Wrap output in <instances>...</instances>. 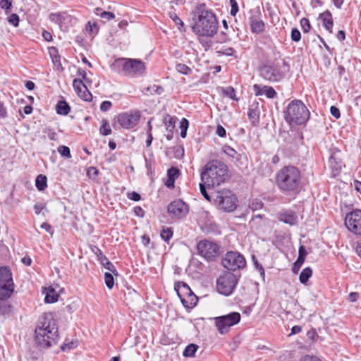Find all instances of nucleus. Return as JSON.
<instances>
[{
  "label": "nucleus",
  "instance_id": "51",
  "mask_svg": "<svg viewBox=\"0 0 361 361\" xmlns=\"http://www.w3.org/2000/svg\"><path fill=\"white\" fill-rule=\"evenodd\" d=\"M305 260L303 259H297V260L295 262V263L293 264V268H292V271L294 274H298L300 267H302V265L303 264Z\"/></svg>",
  "mask_w": 361,
  "mask_h": 361
},
{
  "label": "nucleus",
  "instance_id": "8",
  "mask_svg": "<svg viewBox=\"0 0 361 361\" xmlns=\"http://www.w3.org/2000/svg\"><path fill=\"white\" fill-rule=\"evenodd\" d=\"M14 290L12 273L8 267H0V300H5L11 297Z\"/></svg>",
  "mask_w": 361,
  "mask_h": 361
},
{
  "label": "nucleus",
  "instance_id": "33",
  "mask_svg": "<svg viewBox=\"0 0 361 361\" xmlns=\"http://www.w3.org/2000/svg\"><path fill=\"white\" fill-rule=\"evenodd\" d=\"M177 120L176 117H172L169 115H167L164 119V123L166 126V128L168 131H172L176 126V121Z\"/></svg>",
  "mask_w": 361,
  "mask_h": 361
},
{
  "label": "nucleus",
  "instance_id": "20",
  "mask_svg": "<svg viewBox=\"0 0 361 361\" xmlns=\"http://www.w3.org/2000/svg\"><path fill=\"white\" fill-rule=\"evenodd\" d=\"M253 90L255 93V95L259 96L265 94L266 97L269 99H273L277 94L276 92L272 87L267 85L261 86L259 85L255 84L253 85Z\"/></svg>",
  "mask_w": 361,
  "mask_h": 361
},
{
  "label": "nucleus",
  "instance_id": "58",
  "mask_svg": "<svg viewBox=\"0 0 361 361\" xmlns=\"http://www.w3.org/2000/svg\"><path fill=\"white\" fill-rule=\"evenodd\" d=\"M112 106V103L110 101H104L100 105V110L102 111H107Z\"/></svg>",
  "mask_w": 361,
  "mask_h": 361
},
{
  "label": "nucleus",
  "instance_id": "41",
  "mask_svg": "<svg viewBox=\"0 0 361 361\" xmlns=\"http://www.w3.org/2000/svg\"><path fill=\"white\" fill-rule=\"evenodd\" d=\"M57 151L64 158L70 159L71 157L70 149L67 146L61 145L57 148Z\"/></svg>",
  "mask_w": 361,
  "mask_h": 361
},
{
  "label": "nucleus",
  "instance_id": "3",
  "mask_svg": "<svg viewBox=\"0 0 361 361\" xmlns=\"http://www.w3.org/2000/svg\"><path fill=\"white\" fill-rule=\"evenodd\" d=\"M227 178V166L217 160H213L207 164L201 173V181H204L209 188L219 185Z\"/></svg>",
  "mask_w": 361,
  "mask_h": 361
},
{
  "label": "nucleus",
  "instance_id": "2",
  "mask_svg": "<svg viewBox=\"0 0 361 361\" xmlns=\"http://www.w3.org/2000/svg\"><path fill=\"white\" fill-rule=\"evenodd\" d=\"M301 179L300 169L292 165L282 167L275 176L276 186L286 195L298 193L300 191Z\"/></svg>",
  "mask_w": 361,
  "mask_h": 361
},
{
  "label": "nucleus",
  "instance_id": "22",
  "mask_svg": "<svg viewBox=\"0 0 361 361\" xmlns=\"http://www.w3.org/2000/svg\"><path fill=\"white\" fill-rule=\"evenodd\" d=\"M70 18L71 16L68 15L66 12L51 13L49 16V18L51 22L59 25L65 23Z\"/></svg>",
  "mask_w": 361,
  "mask_h": 361
},
{
  "label": "nucleus",
  "instance_id": "7",
  "mask_svg": "<svg viewBox=\"0 0 361 361\" xmlns=\"http://www.w3.org/2000/svg\"><path fill=\"white\" fill-rule=\"evenodd\" d=\"M219 209L230 212L236 208L237 198L231 190H221L216 193L214 199Z\"/></svg>",
  "mask_w": 361,
  "mask_h": 361
},
{
  "label": "nucleus",
  "instance_id": "28",
  "mask_svg": "<svg viewBox=\"0 0 361 361\" xmlns=\"http://www.w3.org/2000/svg\"><path fill=\"white\" fill-rule=\"evenodd\" d=\"M49 54H50V56L52 59V62L54 63V64L57 66V68L59 69H62V66H61V58H60V56L59 55V52H58V50L56 47H51L49 49Z\"/></svg>",
  "mask_w": 361,
  "mask_h": 361
},
{
  "label": "nucleus",
  "instance_id": "46",
  "mask_svg": "<svg viewBox=\"0 0 361 361\" xmlns=\"http://www.w3.org/2000/svg\"><path fill=\"white\" fill-rule=\"evenodd\" d=\"M207 187V183L204 181H202L200 183V190L202 196L208 201H211V197L207 193L206 188Z\"/></svg>",
  "mask_w": 361,
  "mask_h": 361
},
{
  "label": "nucleus",
  "instance_id": "52",
  "mask_svg": "<svg viewBox=\"0 0 361 361\" xmlns=\"http://www.w3.org/2000/svg\"><path fill=\"white\" fill-rule=\"evenodd\" d=\"M99 173V171L97 168L91 166L87 169V175L90 178L94 179Z\"/></svg>",
  "mask_w": 361,
  "mask_h": 361
},
{
  "label": "nucleus",
  "instance_id": "36",
  "mask_svg": "<svg viewBox=\"0 0 361 361\" xmlns=\"http://www.w3.org/2000/svg\"><path fill=\"white\" fill-rule=\"evenodd\" d=\"M169 16L178 26L180 31H185L184 23L176 13H170Z\"/></svg>",
  "mask_w": 361,
  "mask_h": 361
},
{
  "label": "nucleus",
  "instance_id": "37",
  "mask_svg": "<svg viewBox=\"0 0 361 361\" xmlns=\"http://www.w3.org/2000/svg\"><path fill=\"white\" fill-rule=\"evenodd\" d=\"M176 70L183 75H189L192 73V69L188 67L187 65L183 63H177L176 65Z\"/></svg>",
  "mask_w": 361,
  "mask_h": 361
},
{
  "label": "nucleus",
  "instance_id": "10",
  "mask_svg": "<svg viewBox=\"0 0 361 361\" xmlns=\"http://www.w3.org/2000/svg\"><path fill=\"white\" fill-rule=\"evenodd\" d=\"M238 283L234 274L230 271L224 272L216 281V288L219 293L224 295H230Z\"/></svg>",
  "mask_w": 361,
  "mask_h": 361
},
{
  "label": "nucleus",
  "instance_id": "50",
  "mask_svg": "<svg viewBox=\"0 0 361 361\" xmlns=\"http://www.w3.org/2000/svg\"><path fill=\"white\" fill-rule=\"evenodd\" d=\"M229 3H230L231 7L230 14L232 16H235L236 15V13L238 12V3H237L236 0H229Z\"/></svg>",
  "mask_w": 361,
  "mask_h": 361
},
{
  "label": "nucleus",
  "instance_id": "55",
  "mask_svg": "<svg viewBox=\"0 0 361 361\" xmlns=\"http://www.w3.org/2000/svg\"><path fill=\"white\" fill-rule=\"evenodd\" d=\"M219 52L221 54H222L223 55L231 56H233L236 51L232 47H226V48L222 49Z\"/></svg>",
  "mask_w": 361,
  "mask_h": 361
},
{
  "label": "nucleus",
  "instance_id": "6",
  "mask_svg": "<svg viewBox=\"0 0 361 361\" xmlns=\"http://www.w3.org/2000/svg\"><path fill=\"white\" fill-rule=\"evenodd\" d=\"M113 67L128 77L142 75L146 69L143 61L136 59L119 58L115 60Z\"/></svg>",
  "mask_w": 361,
  "mask_h": 361
},
{
  "label": "nucleus",
  "instance_id": "21",
  "mask_svg": "<svg viewBox=\"0 0 361 361\" xmlns=\"http://www.w3.org/2000/svg\"><path fill=\"white\" fill-rule=\"evenodd\" d=\"M319 19L322 20L324 27L330 33H332L334 20L331 13L329 10H326L324 12L319 14Z\"/></svg>",
  "mask_w": 361,
  "mask_h": 361
},
{
  "label": "nucleus",
  "instance_id": "16",
  "mask_svg": "<svg viewBox=\"0 0 361 361\" xmlns=\"http://www.w3.org/2000/svg\"><path fill=\"white\" fill-rule=\"evenodd\" d=\"M140 118V111H134L120 114L117 117V121L122 128L130 129L138 123Z\"/></svg>",
  "mask_w": 361,
  "mask_h": 361
},
{
  "label": "nucleus",
  "instance_id": "23",
  "mask_svg": "<svg viewBox=\"0 0 361 361\" xmlns=\"http://www.w3.org/2000/svg\"><path fill=\"white\" fill-rule=\"evenodd\" d=\"M223 152L235 163L240 162L243 155L236 152L233 148L228 145H224L222 147Z\"/></svg>",
  "mask_w": 361,
  "mask_h": 361
},
{
  "label": "nucleus",
  "instance_id": "14",
  "mask_svg": "<svg viewBox=\"0 0 361 361\" xmlns=\"http://www.w3.org/2000/svg\"><path fill=\"white\" fill-rule=\"evenodd\" d=\"M345 226L356 235H361V209H355L345 215Z\"/></svg>",
  "mask_w": 361,
  "mask_h": 361
},
{
  "label": "nucleus",
  "instance_id": "29",
  "mask_svg": "<svg viewBox=\"0 0 361 361\" xmlns=\"http://www.w3.org/2000/svg\"><path fill=\"white\" fill-rule=\"evenodd\" d=\"M35 186L39 191H43L47 187V178L46 176L39 174L35 180Z\"/></svg>",
  "mask_w": 361,
  "mask_h": 361
},
{
  "label": "nucleus",
  "instance_id": "24",
  "mask_svg": "<svg viewBox=\"0 0 361 361\" xmlns=\"http://www.w3.org/2000/svg\"><path fill=\"white\" fill-rule=\"evenodd\" d=\"M179 175V170L176 168L171 167L167 171V180L165 182V185L169 188H171L174 187V183L176 178Z\"/></svg>",
  "mask_w": 361,
  "mask_h": 361
},
{
  "label": "nucleus",
  "instance_id": "53",
  "mask_svg": "<svg viewBox=\"0 0 361 361\" xmlns=\"http://www.w3.org/2000/svg\"><path fill=\"white\" fill-rule=\"evenodd\" d=\"M127 197L128 199H130L133 201H135V202H137L141 200L140 195L138 192H135V191L131 192H128Z\"/></svg>",
  "mask_w": 361,
  "mask_h": 361
},
{
  "label": "nucleus",
  "instance_id": "1",
  "mask_svg": "<svg viewBox=\"0 0 361 361\" xmlns=\"http://www.w3.org/2000/svg\"><path fill=\"white\" fill-rule=\"evenodd\" d=\"M58 328L51 313L42 315L35 329V340L42 348H49L57 343Z\"/></svg>",
  "mask_w": 361,
  "mask_h": 361
},
{
  "label": "nucleus",
  "instance_id": "32",
  "mask_svg": "<svg viewBox=\"0 0 361 361\" xmlns=\"http://www.w3.org/2000/svg\"><path fill=\"white\" fill-rule=\"evenodd\" d=\"M198 345L194 343H191L186 346L185 350H183V355L184 357H194L195 353L198 349Z\"/></svg>",
  "mask_w": 361,
  "mask_h": 361
},
{
  "label": "nucleus",
  "instance_id": "12",
  "mask_svg": "<svg viewBox=\"0 0 361 361\" xmlns=\"http://www.w3.org/2000/svg\"><path fill=\"white\" fill-rule=\"evenodd\" d=\"M259 75L265 80L271 82H279L285 75L281 71V66L279 63L262 66L259 70Z\"/></svg>",
  "mask_w": 361,
  "mask_h": 361
},
{
  "label": "nucleus",
  "instance_id": "49",
  "mask_svg": "<svg viewBox=\"0 0 361 361\" xmlns=\"http://www.w3.org/2000/svg\"><path fill=\"white\" fill-rule=\"evenodd\" d=\"M44 133L51 140H56L58 139L57 133L51 128H45Z\"/></svg>",
  "mask_w": 361,
  "mask_h": 361
},
{
  "label": "nucleus",
  "instance_id": "63",
  "mask_svg": "<svg viewBox=\"0 0 361 361\" xmlns=\"http://www.w3.org/2000/svg\"><path fill=\"white\" fill-rule=\"evenodd\" d=\"M299 361H322L319 357L313 355H305L301 357Z\"/></svg>",
  "mask_w": 361,
  "mask_h": 361
},
{
  "label": "nucleus",
  "instance_id": "40",
  "mask_svg": "<svg viewBox=\"0 0 361 361\" xmlns=\"http://www.w3.org/2000/svg\"><path fill=\"white\" fill-rule=\"evenodd\" d=\"M111 272H106L104 274V281L106 287L111 289L114 286V279Z\"/></svg>",
  "mask_w": 361,
  "mask_h": 361
},
{
  "label": "nucleus",
  "instance_id": "11",
  "mask_svg": "<svg viewBox=\"0 0 361 361\" xmlns=\"http://www.w3.org/2000/svg\"><path fill=\"white\" fill-rule=\"evenodd\" d=\"M175 290L185 307L192 308L197 305V297L185 283L178 282L175 286Z\"/></svg>",
  "mask_w": 361,
  "mask_h": 361
},
{
  "label": "nucleus",
  "instance_id": "18",
  "mask_svg": "<svg viewBox=\"0 0 361 361\" xmlns=\"http://www.w3.org/2000/svg\"><path fill=\"white\" fill-rule=\"evenodd\" d=\"M249 23L252 33L260 34L265 30V23L259 17V13L252 15L249 18Z\"/></svg>",
  "mask_w": 361,
  "mask_h": 361
},
{
  "label": "nucleus",
  "instance_id": "19",
  "mask_svg": "<svg viewBox=\"0 0 361 361\" xmlns=\"http://www.w3.org/2000/svg\"><path fill=\"white\" fill-rule=\"evenodd\" d=\"M278 219L280 221L290 226L295 225L298 222V216L292 210H284L278 214Z\"/></svg>",
  "mask_w": 361,
  "mask_h": 361
},
{
  "label": "nucleus",
  "instance_id": "30",
  "mask_svg": "<svg viewBox=\"0 0 361 361\" xmlns=\"http://www.w3.org/2000/svg\"><path fill=\"white\" fill-rule=\"evenodd\" d=\"M102 260L99 262L100 264L107 270H109L110 272L114 274L116 276H118V271L115 267V266L113 264L112 262H111L109 259L106 257H101Z\"/></svg>",
  "mask_w": 361,
  "mask_h": 361
},
{
  "label": "nucleus",
  "instance_id": "5",
  "mask_svg": "<svg viewBox=\"0 0 361 361\" xmlns=\"http://www.w3.org/2000/svg\"><path fill=\"white\" fill-rule=\"evenodd\" d=\"M310 113L302 102L294 99L290 102L284 111V118L290 124H304L310 118Z\"/></svg>",
  "mask_w": 361,
  "mask_h": 361
},
{
  "label": "nucleus",
  "instance_id": "64",
  "mask_svg": "<svg viewBox=\"0 0 361 361\" xmlns=\"http://www.w3.org/2000/svg\"><path fill=\"white\" fill-rule=\"evenodd\" d=\"M216 133L221 137H224L226 135V129L221 125L217 126Z\"/></svg>",
  "mask_w": 361,
  "mask_h": 361
},
{
  "label": "nucleus",
  "instance_id": "39",
  "mask_svg": "<svg viewBox=\"0 0 361 361\" xmlns=\"http://www.w3.org/2000/svg\"><path fill=\"white\" fill-rule=\"evenodd\" d=\"M189 126V121L183 118L180 123V137L185 138L187 135V130Z\"/></svg>",
  "mask_w": 361,
  "mask_h": 361
},
{
  "label": "nucleus",
  "instance_id": "54",
  "mask_svg": "<svg viewBox=\"0 0 361 361\" xmlns=\"http://www.w3.org/2000/svg\"><path fill=\"white\" fill-rule=\"evenodd\" d=\"M252 260H253V262H254V265L255 267V268L259 271V272L260 273V275L263 277H264V268L258 262V261L257 260L256 257L255 256L252 257Z\"/></svg>",
  "mask_w": 361,
  "mask_h": 361
},
{
  "label": "nucleus",
  "instance_id": "27",
  "mask_svg": "<svg viewBox=\"0 0 361 361\" xmlns=\"http://www.w3.org/2000/svg\"><path fill=\"white\" fill-rule=\"evenodd\" d=\"M56 112L58 114L66 116L71 111L69 104L64 100H60L56 104Z\"/></svg>",
  "mask_w": 361,
  "mask_h": 361
},
{
  "label": "nucleus",
  "instance_id": "15",
  "mask_svg": "<svg viewBox=\"0 0 361 361\" xmlns=\"http://www.w3.org/2000/svg\"><path fill=\"white\" fill-rule=\"evenodd\" d=\"M197 250L201 256L212 260L219 255V247L217 244L204 240L198 243Z\"/></svg>",
  "mask_w": 361,
  "mask_h": 361
},
{
  "label": "nucleus",
  "instance_id": "60",
  "mask_svg": "<svg viewBox=\"0 0 361 361\" xmlns=\"http://www.w3.org/2000/svg\"><path fill=\"white\" fill-rule=\"evenodd\" d=\"M11 307L4 302L0 303V312L2 314L9 313L11 312Z\"/></svg>",
  "mask_w": 361,
  "mask_h": 361
},
{
  "label": "nucleus",
  "instance_id": "26",
  "mask_svg": "<svg viewBox=\"0 0 361 361\" xmlns=\"http://www.w3.org/2000/svg\"><path fill=\"white\" fill-rule=\"evenodd\" d=\"M59 297V293L53 287L49 286L46 289V295L44 298V301L46 303L56 302L58 300Z\"/></svg>",
  "mask_w": 361,
  "mask_h": 361
},
{
  "label": "nucleus",
  "instance_id": "61",
  "mask_svg": "<svg viewBox=\"0 0 361 361\" xmlns=\"http://www.w3.org/2000/svg\"><path fill=\"white\" fill-rule=\"evenodd\" d=\"M12 6V0H0V7L3 9H9Z\"/></svg>",
  "mask_w": 361,
  "mask_h": 361
},
{
  "label": "nucleus",
  "instance_id": "48",
  "mask_svg": "<svg viewBox=\"0 0 361 361\" xmlns=\"http://www.w3.org/2000/svg\"><path fill=\"white\" fill-rule=\"evenodd\" d=\"M290 37L291 39L295 42H298L300 40L301 33L298 28L295 27L291 30Z\"/></svg>",
  "mask_w": 361,
  "mask_h": 361
},
{
  "label": "nucleus",
  "instance_id": "59",
  "mask_svg": "<svg viewBox=\"0 0 361 361\" xmlns=\"http://www.w3.org/2000/svg\"><path fill=\"white\" fill-rule=\"evenodd\" d=\"M263 207V203L261 202V201H252V203L250 204V208L255 211V210H257V209H259L261 208H262Z\"/></svg>",
  "mask_w": 361,
  "mask_h": 361
},
{
  "label": "nucleus",
  "instance_id": "57",
  "mask_svg": "<svg viewBox=\"0 0 361 361\" xmlns=\"http://www.w3.org/2000/svg\"><path fill=\"white\" fill-rule=\"evenodd\" d=\"M77 74H78V75L82 77V80L83 81V82H85L88 83L90 82L89 78H87V73L84 69L79 68L77 71Z\"/></svg>",
  "mask_w": 361,
  "mask_h": 361
},
{
  "label": "nucleus",
  "instance_id": "56",
  "mask_svg": "<svg viewBox=\"0 0 361 361\" xmlns=\"http://www.w3.org/2000/svg\"><path fill=\"white\" fill-rule=\"evenodd\" d=\"M360 298V294L357 292H351L347 297V300L350 302H356Z\"/></svg>",
  "mask_w": 361,
  "mask_h": 361
},
{
  "label": "nucleus",
  "instance_id": "25",
  "mask_svg": "<svg viewBox=\"0 0 361 361\" xmlns=\"http://www.w3.org/2000/svg\"><path fill=\"white\" fill-rule=\"evenodd\" d=\"M329 163L332 171L336 173H339L343 166L341 159L336 157L334 154L329 157Z\"/></svg>",
  "mask_w": 361,
  "mask_h": 361
},
{
  "label": "nucleus",
  "instance_id": "62",
  "mask_svg": "<svg viewBox=\"0 0 361 361\" xmlns=\"http://www.w3.org/2000/svg\"><path fill=\"white\" fill-rule=\"evenodd\" d=\"M331 114L336 118H339L341 116L340 110L335 106H331L330 108Z\"/></svg>",
  "mask_w": 361,
  "mask_h": 361
},
{
  "label": "nucleus",
  "instance_id": "4",
  "mask_svg": "<svg viewBox=\"0 0 361 361\" xmlns=\"http://www.w3.org/2000/svg\"><path fill=\"white\" fill-rule=\"evenodd\" d=\"M218 21L214 13L208 10H200L197 20L192 26L195 33L203 37H213L218 30Z\"/></svg>",
  "mask_w": 361,
  "mask_h": 361
},
{
  "label": "nucleus",
  "instance_id": "45",
  "mask_svg": "<svg viewBox=\"0 0 361 361\" xmlns=\"http://www.w3.org/2000/svg\"><path fill=\"white\" fill-rule=\"evenodd\" d=\"M300 26L304 32H308L311 29V24L307 18H302L300 20Z\"/></svg>",
  "mask_w": 361,
  "mask_h": 361
},
{
  "label": "nucleus",
  "instance_id": "44",
  "mask_svg": "<svg viewBox=\"0 0 361 361\" xmlns=\"http://www.w3.org/2000/svg\"><path fill=\"white\" fill-rule=\"evenodd\" d=\"M223 94L224 96L229 97L233 100H238L235 97V91L232 87H227L223 90Z\"/></svg>",
  "mask_w": 361,
  "mask_h": 361
},
{
  "label": "nucleus",
  "instance_id": "47",
  "mask_svg": "<svg viewBox=\"0 0 361 361\" xmlns=\"http://www.w3.org/2000/svg\"><path fill=\"white\" fill-rule=\"evenodd\" d=\"M19 21V16L16 13H12L8 17V22L14 27L18 26Z\"/></svg>",
  "mask_w": 361,
  "mask_h": 361
},
{
  "label": "nucleus",
  "instance_id": "42",
  "mask_svg": "<svg viewBox=\"0 0 361 361\" xmlns=\"http://www.w3.org/2000/svg\"><path fill=\"white\" fill-rule=\"evenodd\" d=\"M100 133L103 135H109L111 133V129L107 121L103 120L102 125L99 129Z\"/></svg>",
  "mask_w": 361,
  "mask_h": 361
},
{
  "label": "nucleus",
  "instance_id": "17",
  "mask_svg": "<svg viewBox=\"0 0 361 361\" xmlns=\"http://www.w3.org/2000/svg\"><path fill=\"white\" fill-rule=\"evenodd\" d=\"M169 214L178 219L185 217L189 212L188 205L183 200L178 199L171 202L167 208Z\"/></svg>",
  "mask_w": 361,
  "mask_h": 361
},
{
  "label": "nucleus",
  "instance_id": "38",
  "mask_svg": "<svg viewBox=\"0 0 361 361\" xmlns=\"http://www.w3.org/2000/svg\"><path fill=\"white\" fill-rule=\"evenodd\" d=\"M73 86L77 94L81 92L82 90L87 87L83 81L79 78H75L73 80Z\"/></svg>",
  "mask_w": 361,
  "mask_h": 361
},
{
  "label": "nucleus",
  "instance_id": "43",
  "mask_svg": "<svg viewBox=\"0 0 361 361\" xmlns=\"http://www.w3.org/2000/svg\"><path fill=\"white\" fill-rule=\"evenodd\" d=\"M81 99L85 101L89 102L92 99L91 92L88 90L87 87H85L82 90L81 92L77 94Z\"/></svg>",
  "mask_w": 361,
  "mask_h": 361
},
{
  "label": "nucleus",
  "instance_id": "34",
  "mask_svg": "<svg viewBox=\"0 0 361 361\" xmlns=\"http://www.w3.org/2000/svg\"><path fill=\"white\" fill-rule=\"evenodd\" d=\"M173 235V231L172 228H163L160 233L161 239L166 243L169 242Z\"/></svg>",
  "mask_w": 361,
  "mask_h": 361
},
{
  "label": "nucleus",
  "instance_id": "35",
  "mask_svg": "<svg viewBox=\"0 0 361 361\" xmlns=\"http://www.w3.org/2000/svg\"><path fill=\"white\" fill-rule=\"evenodd\" d=\"M247 116L250 118V120L253 123H258L259 118V111L257 109V107L256 109H249L247 112Z\"/></svg>",
  "mask_w": 361,
  "mask_h": 361
},
{
  "label": "nucleus",
  "instance_id": "9",
  "mask_svg": "<svg viewBox=\"0 0 361 361\" xmlns=\"http://www.w3.org/2000/svg\"><path fill=\"white\" fill-rule=\"evenodd\" d=\"M241 316L239 312H233L229 314L214 318L215 326L221 335L227 334L230 328L238 324Z\"/></svg>",
  "mask_w": 361,
  "mask_h": 361
},
{
  "label": "nucleus",
  "instance_id": "13",
  "mask_svg": "<svg viewBox=\"0 0 361 361\" xmlns=\"http://www.w3.org/2000/svg\"><path fill=\"white\" fill-rule=\"evenodd\" d=\"M223 266L231 271L243 269L245 267L246 261L243 255L237 252H228L222 259Z\"/></svg>",
  "mask_w": 361,
  "mask_h": 361
},
{
  "label": "nucleus",
  "instance_id": "31",
  "mask_svg": "<svg viewBox=\"0 0 361 361\" xmlns=\"http://www.w3.org/2000/svg\"><path fill=\"white\" fill-rule=\"evenodd\" d=\"M312 270L310 267L305 268L300 273L299 276L300 282L302 284H305L309 279L312 276Z\"/></svg>",
  "mask_w": 361,
  "mask_h": 361
}]
</instances>
